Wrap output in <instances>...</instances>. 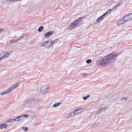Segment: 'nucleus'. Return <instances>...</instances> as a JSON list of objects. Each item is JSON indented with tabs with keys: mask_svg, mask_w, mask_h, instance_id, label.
Returning a JSON list of instances; mask_svg holds the SVG:
<instances>
[{
	"mask_svg": "<svg viewBox=\"0 0 132 132\" xmlns=\"http://www.w3.org/2000/svg\"><path fill=\"white\" fill-rule=\"evenodd\" d=\"M118 55V54H110L105 57L102 60H97V65L100 67L103 66H106L114 61Z\"/></svg>",
	"mask_w": 132,
	"mask_h": 132,
	"instance_id": "obj_1",
	"label": "nucleus"
},
{
	"mask_svg": "<svg viewBox=\"0 0 132 132\" xmlns=\"http://www.w3.org/2000/svg\"><path fill=\"white\" fill-rule=\"evenodd\" d=\"M82 17L78 18L75 21L71 23L70 25L68 27V30H72L75 29L77 27L79 26L81 24V19Z\"/></svg>",
	"mask_w": 132,
	"mask_h": 132,
	"instance_id": "obj_2",
	"label": "nucleus"
},
{
	"mask_svg": "<svg viewBox=\"0 0 132 132\" xmlns=\"http://www.w3.org/2000/svg\"><path fill=\"white\" fill-rule=\"evenodd\" d=\"M49 87V85H44L40 87L39 90L42 94H45L48 92Z\"/></svg>",
	"mask_w": 132,
	"mask_h": 132,
	"instance_id": "obj_3",
	"label": "nucleus"
},
{
	"mask_svg": "<svg viewBox=\"0 0 132 132\" xmlns=\"http://www.w3.org/2000/svg\"><path fill=\"white\" fill-rule=\"evenodd\" d=\"M54 42L52 41H48L40 44V46H44L46 48H49L52 46Z\"/></svg>",
	"mask_w": 132,
	"mask_h": 132,
	"instance_id": "obj_4",
	"label": "nucleus"
},
{
	"mask_svg": "<svg viewBox=\"0 0 132 132\" xmlns=\"http://www.w3.org/2000/svg\"><path fill=\"white\" fill-rule=\"evenodd\" d=\"M17 86V85L16 84H15L13 85V86L10 87L8 89H6L5 90L3 91L1 93H0V94L1 95H3L7 94L9 93L12 90L16 88Z\"/></svg>",
	"mask_w": 132,
	"mask_h": 132,
	"instance_id": "obj_5",
	"label": "nucleus"
},
{
	"mask_svg": "<svg viewBox=\"0 0 132 132\" xmlns=\"http://www.w3.org/2000/svg\"><path fill=\"white\" fill-rule=\"evenodd\" d=\"M10 54L9 52H4L2 53L1 55L3 59H5L8 57Z\"/></svg>",
	"mask_w": 132,
	"mask_h": 132,
	"instance_id": "obj_6",
	"label": "nucleus"
},
{
	"mask_svg": "<svg viewBox=\"0 0 132 132\" xmlns=\"http://www.w3.org/2000/svg\"><path fill=\"white\" fill-rule=\"evenodd\" d=\"M126 22V20L123 17L122 19L117 22V24L118 25H121L124 24Z\"/></svg>",
	"mask_w": 132,
	"mask_h": 132,
	"instance_id": "obj_7",
	"label": "nucleus"
},
{
	"mask_svg": "<svg viewBox=\"0 0 132 132\" xmlns=\"http://www.w3.org/2000/svg\"><path fill=\"white\" fill-rule=\"evenodd\" d=\"M35 100H34L31 98H28L26 99L24 102V103L31 104L32 102L34 101Z\"/></svg>",
	"mask_w": 132,
	"mask_h": 132,
	"instance_id": "obj_8",
	"label": "nucleus"
},
{
	"mask_svg": "<svg viewBox=\"0 0 132 132\" xmlns=\"http://www.w3.org/2000/svg\"><path fill=\"white\" fill-rule=\"evenodd\" d=\"M108 108V107L107 106L104 107H102L97 112V114H99L101 113V112L102 111H104L105 110L107 109Z\"/></svg>",
	"mask_w": 132,
	"mask_h": 132,
	"instance_id": "obj_9",
	"label": "nucleus"
},
{
	"mask_svg": "<svg viewBox=\"0 0 132 132\" xmlns=\"http://www.w3.org/2000/svg\"><path fill=\"white\" fill-rule=\"evenodd\" d=\"M83 111V110L82 109H79L76 110L73 112L74 115H77L78 114L81 113Z\"/></svg>",
	"mask_w": 132,
	"mask_h": 132,
	"instance_id": "obj_10",
	"label": "nucleus"
},
{
	"mask_svg": "<svg viewBox=\"0 0 132 132\" xmlns=\"http://www.w3.org/2000/svg\"><path fill=\"white\" fill-rule=\"evenodd\" d=\"M54 32L52 31H50L46 33L44 35V37L46 38L49 37L52 34H53Z\"/></svg>",
	"mask_w": 132,
	"mask_h": 132,
	"instance_id": "obj_11",
	"label": "nucleus"
},
{
	"mask_svg": "<svg viewBox=\"0 0 132 132\" xmlns=\"http://www.w3.org/2000/svg\"><path fill=\"white\" fill-rule=\"evenodd\" d=\"M105 17L103 15L102 16L99 17L97 19V22L98 23H99Z\"/></svg>",
	"mask_w": 132,
	"mask_h": 132,
	"instance_id": "obj_12",
	"label": "nucleus"
},
{
	"mask_svg": "<svg viewBox=\"0 0 132 132\" xmlns=\"http://www.w3.org/2000/svg\"><path fill=\"white\" fill-rule=\"evenodd\" d=\"M126 20V21H130L132 19L129 17V15L128 14L126 15L123 17Z\"/></svg>",
	"mask_w": 132,
	"mask_h": 132,
	"instance_id": "obj_13",
	"label": "nucleus"
},
{
	"mask_svg": "<svg viewBox=\"0 0 132 132\" xmlns=\"http://www.w3.org/2000/svg\"><path fill=\"white\" fill-rule=\"evenodd\" d=\"M7 126V125L6 123L2 124L0 125V128L1 129H2L6 128Z\"/></svg>",
	"mask_w": 132,
	"mask_h": 132,
	"instance_id": "obj_14",
	"label": "nucleus"
},
{
	"mask_svg": "<svg viewBox=\"0 0 132 132\" xmlns=\"http://www.w3.org/2000/svg\"><path fill=\"white\" fill-rule=\"evenodd\" d=\"M122 1L120 2L119 3L117 4L114 7H113L112 8V9H113V10L114 9H115L117 7H119V6L122 4Z\"/></svg>",
	"mask_w": 132,
	"mask_h": 132,
	"instance_id": "obj_15",
	"label": "nucleus"
},
{
	"mask_svg": "<svg viewBox=\"0 0 132 132\" xmlns=\"http://www.w3.org/2000/svg\"><path fill=\"white\" fill-rule=\"evenodd\" d=\"M28 115L27 114H25L24 115H23L19 116L16 117V119H20L21 118H23V117H24L25 118H27L28 117Z\"/></svg>",
	"mask_w": 132,
	"mask_h": 132,
	"instance_id": "obj_16",
	"label": "nucleus"
},
{
	"mask_svg": "<svg viewBox=\"0 0 132 132\" xmlns=\"http://www.w3.org/2000/svg\"><path fill=\"white\" fill-rule=\"evenodd\" d=\"M61 104V102L56 103L53 105V106L54 108L57 107V106H59Z\"/></svg>",
	"mask_w": 132,
	"mask_h": 132,
	"instance_id": "obj_17",
	"label": "nucleus"
},
{
	"mask_svg": "<svg viewBox=\"0 0 132 132\" xmlns=\"http://www.w3.org/2000/svg\"><path fill=\"white\" fill-rule=\"evenodd\" d=\"M44 29V27L43 26H40L38 29V31L39 32H41Z\"/></svg>",
	"mask_w": 132,
	"mask_h": 132,
	"instance_id": "obj_18",
	"label": "nucleus"
},
{
	"mask_svg": "<svg viewBox=\"0 0 132 132\" xmlns=\"http://www.w3.org/2000/svg\"><path fill=\"white\" fill-rule=\"evenodd\" d=\"M112 9H110L108 10L103 15L104 16H105L107 14H109L111 11Z\"/></svg>",
	"mask_w": 132,
	"mask_h": 132,
	"instance_id": "obj_19",
	"label": "nucleus"
},
{
	"mask_svg": "<svg viewBox=\"0 0 132 132\" xmlns=\"http://www.w3.org/2000/svg\"><path fill=\"white\" fill-rule=\"evenodd\" d=\"M73 114H74L73 112H71L69 113L68 114V118H70L72 117L73 116Z\"/></svg>",
	"mask_w": 132,
	"mask_h": 132,
	"instance_id": "obj_20",
	"label": "nucleus"
},
{
	"mask_svg": "<svg viewBox=\"0 0 132 132\" xmlns=\"http://www.w3.org/2000/svg\"><path fill=\"white\" fill-rule=\"evenodd\" d=\"M90 96V95H88L86 96H84L83 97L84 99V100H86L88 98H89Z\"/></svg>",
	"mask_w": 132,
	"mask_h": 132,
	"instance_id": "obj_21",
	"label": "nucleus"
},
{
	"mask_svg": "<svg viewBox=\"0 0 132 132\" xmlns=\"http://www.w3.org/2000/svg\"><path fill=\"white\" fill-rule=\"evenodd\" d=\"M13 119V121H19L20 120H21V119H16H16H14V118H12Z\"/></svg>",
	"mask_w": 132,
	"mask_h": 132,
	"instance_id": "obj_22",
	"label": "nucleus"
},
{
	"mask_svg": "<svg viewBox=\"0 0 132 132\" xmlns=\"http://www.w3.org/2000/svg\"><path fill=\"white\" fill-rule=\"evenodd\" d=\"M92 61V60L91 59H88L86 61V63H87L89 64Z\"/></svg>",
	"mask_w": 132,
	"mask_h": 132,
	"instance_id": "obj_23",
	"label": "nucleus"
},
{
	"mask_svg": "<svg viewBox=\"0 0 132 132\" xmlns=\"http://www.w3.org/2000/svg\"><path fill=\"white\" fill-rule=\"evenodd\" d=\"M13 120L12 118L9 119L7 120V122H13Z\"/></svg>",
	"mask_w": 132,
	"mask_h": 132,
	"instance_id": "obj_24",
	"label": "nucleus"
},
{
	"mask_svg": "<svg viewBox=\"0 0 132 132\" xmlns=\"http://www.w3.org/2000/svg\"><path fill=\"white\" fill-rule=\"evenodd\" d=\"M22 128L23 130H24V131H26L28 130V128L27 127H25L24 128V127H22Z\"/></svg>",
	"mask_w": 132,
	"mask_h": 132,
	"instance_id": "obj_25",
	"label": "nucleus"
},
{
	"mask_svg": "<svg viewBox=\"0 0 132 132\" xmlns=\"http://www.w3.org/2000/svg\"><path fill=\"white\" fill-rule=\"evenodd\" d=\"M5 1H20L21 0H5Z\"/></svg>",
	"mask_w": 132,
	"mask_h": 132,
	"instance_id": "obj_26",
	"label": "nucleus"
},
{
	"mask_svg": "<svg viewBox=\"0 0 132 132\" xmlns=\"http://www.w3.org/2000/svg\"><path fill=\"white\" fill-rule=\"evenodd\" d=\"M59 40L58 39H56L54 40L53 41H52V42H54V43H55L56 42H57Z\"/></svg>",
	"mask_w": 132,
	"mask_h": 132,
	"instance_id": "obj_27",
	"label": "nucleus"
},
{
	"mask_svg": "<svg viewBox=\"0 0 132 132\" xmlns=\"http://www.w3.org/2000/svg\"><path fill=\"white\" fill-rule=\"evenodd\" d=\"M129 17L132 20V13L128 14Z\"/></svg>",
	"mask_w": 132,
	"mask_h": 132,
	"instance_id": "obj_28",
	"label": "nucleus"
},
{
	"mask_svg": "<svg viewBox=\"0 0 132 132\" xmlns=\"http://www.w3.org/2000/svg\"><path fill=\"white\" fill-rule=\"evenodd\" d=\"M4 31V29L3 28H1L0 29V34L2 32H3Z\"/></svg>",
	"mask_w": 132,
	"mask_h": 132,
	"instance_id": "obj_29",
	"label": "nucleus"
},
{
	"mask_svg": "<svg viewBox=\"0 0 132 132\" xmlns=\"http://www.w3.org/2000/svg\"><path fill=\"white\" fill-rule=\"evenodd\" d=\"M126 99H127L126 98L124 97H123L121 98V100H126Z\"/></svg>",
	"mask_w": 132,
	"mask_h": 132,
	"instance_id": "obj_30",
	"label": "nucleus"
},
{
	"mask_svg": "<svg viewBox=\"0 0 132 132\" xmlns=\"http://www.w3.org/2000/svg\"><path fill=\"white\" fill-rule=\"evenodd\" d=\"M14 40H11V42L12 43H15Z\"/></svg>",
	"mask_w": 132,
	"mask_h": 132,
	"instance_id": "obj_31",
	"label": "nucleus"
},
{
	"mask_svg": "<svg viewBox=\"0 0 132 132\" xmlns=\"http://www.w3.org/2000/svg\"><path fill=\"white\" fill-rule=\"evenodd\" d=\"M20 40V39L14 40L15 43L16 42H18V40Z\"/></svg>",
	"mask_w": 132,
	"mask_h": 132,
	"instance_id": "obj_32",
	"label": "nucleus"
},
{
	"mask_svg": "<svg viewBox=\"0 0 132 132\" xmlns=\"http://www.w3.org/2000/svg\"><path fill=\"white\" fill-rule=\"evenodd\" d=\"M87 75V73H84V74L83 75L84 76H86Z\"/></svg>",
	"mask_w": 132,
	"mask_h": 132,
	"instance_id": "obj_33",
	"label": "nucleus"
},
{
	"mask_svg": "<svg viewBox=\"0 0 132 132\" xmlns=\"http://www.w3.org/2000/svg\"><path fill=\"white\" fill-rule=\"evenodd\" d=\"M99 52H100V53H98L99 54H100L101 53H102V51L101 50H99L98 51Z\"/></svg>",
	"mask_w": 132,
	"mask_h": 132,
	"instance_id": "obj_34",
	"label": "nucleus"
},
{
	"mask_svg": "<svg viewBox=\"0 0 132 132\" xmlns=\"http://www.w3.org/2000/svg\"><path fill=\"white\" fill-rule=\"evenodd\" d=\"M23 37H24V36H21V38H23Z\"/></svg>",
	"mask_w": 132,
	"mask_h": 132,
	"instance_id": "obj_35",
	"label": "nucleus"
},
{
	"mask_svg": "<svg viewBox=\"0 0 132 132\" xmlns=\"http://www.w3.org/2000/svg\"><path fill=\"white\" fill-rule=\"evenodd\" d=\"M21 37L20 38H19V39H21Z\"/></svg>",
	"mask_w": 132,
	"mask_h": 132,
	"instance_id": "obj_36",
	"label": "nucleus"
},
{
	"mask_svg": "<svg viewBox=\"0 0 132 132\" xmlns=\"http://www.w3.org/2000/svg\"><path fill=\"white\" fill-rule=\"evenodd\" d=\"M78 112H78H76V113H77V112Z\"/></svg>",
	"mask_w": 132,
	"mask_h": 132,
	"instance_id": "obj_37",
	"label": "nucleus"
}]
</instances>
